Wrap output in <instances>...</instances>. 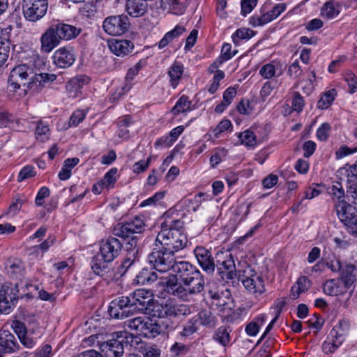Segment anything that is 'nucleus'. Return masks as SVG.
<instances>
[{
  "instance_id": "1",
  "label": "nucleus",
  "mask_w": 357,
  "mask_h": 357,
  "mask_svg": "<svg viewBox=\"0 0 357 357\" xmlns=\"http://www.w3.org/2000/svg\"><path fill=\"white\" fill-rule=\"evenodd\" d=\"M122 249V243L115 237H109L100 243L99 252L91 261V268L94 274L105 280L114 276L112 261L118 257Z\"/></svg>"
},
{
  "instance_id": "2",
  "label": "nucleus",
  "mask_w": 357,
  "mask_h": 357,
  "mask_svg": "<svg viewBox=\"0 0 357 357\" xmlns=\"http://www.w3.org/2000/svg\"><path fill=\"white\" fill-rule=\"evenodd\" d=\"M145 223L140 217H135L133 220L119 222L113 229L114 235L123 238H131L126 245L127 255L121 266L126 270L135 261L138 255V238L135 234H140L144 230Z\"/></svg>"
},
{
  "instance_id": "3",
  "label": "nucleus",
  "mask_w": 357,
  "mask_h": 357,
  "mask_svg": "<svg viewBox=\"0 0 357 357\" xmlns=\"http://www.w3.org/2000/svg\"><path fill=\"white\" fill-rule=\"evenodd\" d=\"M31 74L32 70L28 66L18 65L10 71L8 83L13 91L20 89L21 86H26L28 89H33L35 86H40L44 83L54 81L56 78L54 74L39 73L28 79Z\"/></svg>"
},
{
  "instance_id": "4",
  "label": "nucleus",
  "mask_w": 357,
  "mask_h": 357,
  "mask_svg": "<svg viewBox=\"0 0 357 357\" xmlns=\"http://www.w3.org/2000/svg\"><path fill=\"white\" fill-rule=\"evenodd\" d=\"M182 222L179 220H172L169 224L167 222L162 223L161 231L158 234L155 243L160 245L168 251H172L174 254L183 249L188 243L186 236L180 228Z\"/></svg>"
},
{
  "instance_id": "5",
  "label": "nucleus",
  "mask_w": 357,
  "mask_h": 357,
  "mask_svg": "<svg viewBox=\"0 0 357 357\" xmlns=\"http://www.w3.org/2000/svg\"><path fill=\"white\" fill-rule=\"evenodd\" d=\"M114 335L115 337L111 340L98 342L105 357H122L125 347H135L141 342L137 336L126 331L116 332Z\"/></svg>"
},
{
  "instance_id": "6",
  "label": "nucleus",
  "mask_w": 357,
  "mask_h": 357,
  "mask_svg": "<svg viewBox=\"0 0 357 357\" xmlns=\"http://www.w3.org/2000/svg\"><path fill=\"white\" fill-rule=\"evenodd\" d=\"M174 273L176 274L179 281L184 284L203 291L204 288V278L199 270L188 261H178L174 268Z\"/></svg>"
},
{
  "instance_id": "7",
  "label": "nucleus",
  "mask_w": 357,
  "mask_h": 357,
  "mask_svg": "<svg viewBox=\"0 0 357 357\" xmlns=\"http://www.w3.org/2000/svg\"><path fill=\"white\" fill-rule=\"evenodd\" d=\"M125 327L128 329L135 331L139 339V336L146 338H154L162 332V326L160 324L153 321L148 317H136L124 321Z\"/></svg>"
},
{
  "instance_id": "8",
  "label": "nucleus",
  "mask_w": 357,
  "mask_h": 357,
  "mask_svg": "<svg viewBox=\"0 0 357 357\" xmlns=\"http://www.w3.org/2000/svg\"><path fill=\"white\" fill-rule=\"evenodd\" d=\"M155 248L148 255L149 263L154 269L160 273H165L169 270L174 271V268L178 261H176L175 256L172 251H168L165 248L155 243Z\"/></svg>"
},
{
  "instance_id": "9",
  "label": "nucleus",
  "mask_w": 357,
  "mask_h": 357,
  "mask_svg": "<svg viewBox=\"0 0 357 357\" xmlns=\"http://www.w3.org/2000/svg\"><path fill=\"white\" fill-rule=\"evenodd\" d=\"M215 269L223 280L227 282L236 278V268L231 254L227 252H218L215 254Z\"/></svg>"
},
{
  "instance_id": "10",
  "label": "nucleus",
  "mask_w": 357,
  "mask_h": 357,
  "mask_svg": "<svg viewBox=\"0 0 357 357\" xmlns=\"http://www.w3.org/2000/svg\"><path fill=\"white\" fill-rule=\"evenodd\" d=\"M48 8V0H23L22 13L24 18L32 22L42 19Z\"/></svg>"
},
{
  "instance_id": "11",
  "label": "nucleus",
  "mask_w": 357,
  "mask_h": 357,
  "mask_svg": "<svg viewBox=\"0 0 357 357\" xmlns=\"http://www.w3.org/2000/svg\"><path fill=\"white\" fill-rule=\"evenodd\" d=\"M270 3L266 1L261 8V15H253L250 19V24L253 26H263L273 20L276 19L287 8L284 3H280L275 5L271 10H268Z\"/></svg>"
},
{
  "instance_id": "12",
  "label": "nucleus",
  "mask_w": 357,
  "mask_h": 357,
  "mask_svg": "<svg viewBox=\"0 0 357 357\" xmlns=\"http://www.w3.org/2000/svg\"><path fill=\"white\" fill-rule=\"evenodd\" d=\"M129 18L126 15H112L106 17L102 22L104 31L111 36H121L130 28Z\"/></svg>"
},
{
  "instance_id": "13",
  "label": "nucleus",
  "mask_w": 357,
  "mask_h": 357,
  "mask_svg": "<svg viewBox=\"0 0 357 357\" xmlns=\"http://www.w3.org/2000/svg\"><path fill=\"white\" fill-rule=\"evenodd\" d=\"M131 303L134 311L144 314L151 313L150 308L154 301V296L151 290L139 289L130 294Z\"/></svg>"
},
{
  "instance_id": "14",
  "label": "nucleus",
  "mask_w": 357,
  "mask_h": 357,
  "mask_svg": "<svg viewBox=\"0 0 357 357\" xmlns=\"http://www.w3.org/2000/svg\"><path fill=\"white\" fill-rule=\"evenodd\" d=\"M108 312L112 317L115 319H124L133 314L130 294L128 296L119 297L112 301Z\"/></svg>"
},
{
  "instance_id": "15",
  "label": "nucleus",
  "mask_w": 357,
  "mask_h": 357,
  "mask_svg": "<svg viewBox=\"0 0 357 357\" xmlns=\"http://www.w3.org/2000/svg\"><path fill=\"white\" fill-rule=\"evenodd\" d=\"M166 320L162 321L165 328L172 330L174 323L170 320L172 318H178L190 314V308L185 304H179L176 301L169 299L165 301Z\"/></svg>"
},
{
  "instance_id": "16",
  "label": "nucleus",
  "mask_w": 357,
  "mask_h": 357,
  "mask_svg": "<svg viewBox=\"0 0 357 357\" xmlns=\"http://www.w3.org/2000/svg\"><path fill=\"white\" fill-rule=\"evenodd\" d=\"M194 254L204 271L208 274L214 273L215 256L212 255L211 250L204 246H197L194 250Z\"/></svg>"
},
{
  "instance_id": "17",
  "label": "nucleus",
  "mask_w": 357,
  "mask_h": 357,
  "mask_svg": "<svg viewBox=\"0 0 357 357\" xmlns=\"http://www.w3.org/2000/svg\"><path fill=\"white\" fill-rule=\"evenodd\" d=\"M335 208L338 218L345 227L357 218L356 207L344 200H337L335 204Z\"/></svg>"
},
{
  "instance_id": "18",
  "label": "nucleus",
  "mask_w": 357,
  "mask_h": 357,
  "mask_svg": "<svg viewBox=\"0 0 357 357\" xmlns=\"http://www.w3.org/2000/svg\"><path fill=\"white\" fill-rule=\"evenodd\" d=\"M208 296L211 299V305L215 307L217 310L225 311L231 309V298L230 292L227 289L225 292L209 289L208 291Z\"/></svg>"
},
{
  "instance_id": "19",
  "label": "nucleus",
  "mask_w": 357,
  "mask_h": 357,
  "mask_svg": "<svg viewBox=\"0 0 357 357\" xmlns=\"http://www.w3.org/2000/svg\"><path fill=\"white\" fill-rule=\"evenodd\" d=\"M75 58V54L72 47H61L54 52L52 57L54 63L61 68L71 66Z\"/></svg>"
},
{
  "instance_id": "20",
  "label": "nucleus",
  "mask_w": 357,
  "mask_h": 357,
  "mask_svg": "<svg viewBox=\"0 0 357 357\" xmlns=\"http://www.w3.org/2000/svg\"><path fill=\"white\" fill-rule=\"evenodd\" d=\"M61 43L57 32L53 25L50 26L40 37L41 50L49 53Z\"/></svg>"
},
{
  "instance_id": "21",
  "label": "nucleus",
  "mask_w": 357,
  "mask_h": 357,
  "mask_svg": "<svg viewBox=\"0 0 357 357\" xmlns=\"http://www.w3.org/2000/svg\"><path fill=\"white\" fill-rule=\"evenodd\" d=\"M108 46L113 54L121 57L129 55L135 48L134 43L129 40L112 39L109 41Z\"/></svg>"
},
{
  "instance_id": "22",
  "label": "nucleus",
  "mask_w": 357,
  "mask_h": 357,
  "mask_svg": "<svg viewBox=\"0 0 357 357\" xmlns=\"http://www.w3.org/2000/svg\"><path fill=\"white\" fill-rule=\"evenodd\" d=\"M19 344L14 335L8 331L0 333V357L5 353L15 352L18 349Z\"/></svg>"
},
{
  "instance_id": "23",
  "label": "nucleus",
  "mask_w": 357,
  "mask_h": 357,
  "mask_svg": "<svg viewBox=\"0 0 357 357\" xmlns=\"http://www.w3.org/2000/svg\"><path fill=\"white\" fill-rule=\"evenodd\" d=\"M242 283L248 291L255 294L256 296L257 295H261L265 291L262 278L256 274L242 279Z\"/></svg>"
},
{
  "instance_id": "24",
  "label": "nucleus",
  "mask_w": 357,
  "mask_h": 357,
  "mask_svg": "<svg viewBox=\"0 0 357 357\" xmlns=\"http://www.w3.org/2000/svg\"><path fill=\"white\" fill-rule=\"evenodd\" d=\"M89 82V78L84 75H80L72 78L66 84V89L68 96L73 98L79 97L83 86Z\"/></svg>"
},
{
  "instance_id": "25",
  "label": "nucleus",
  "mask_w": 357,
  "mask_h": 357,
  "mask_svg": "<svg viewBox=\"0 0 357 357\" xmlns=\"http://www.w3.org/2000/svg\"><path fill=\"white\" fill-rule=\"evenodd\" d=\"M52 25L56 31L57 36L61 41L62 40H69L75 38L82 31L80 28L65 23H57Z\"/></svg>"
},
{
  "instance_id": "26",
  "label": "nucleus",
  "mask_w": 357,
  "mask_h": 357,
  "mask_svg": "<svg viewBox=\"0 0 357 357\" xmlns=\"http://www.w3.org/2000/svg\"><path fill=\"white\" fill-rule=\"evenodd\" d=\"M16 301V296L13 293V289L7 285H2L0 282V310L2 312L7 313V310L10 309Z\"/></svg>"
},
{
  "instance_id": "27",
  "label": "nucleus",
  "mask_w": 357,
  "mask_h": 357,
  "mask_svg": "<svg viewBox=\"0 0 357 357\" xmlns=\"http://www.w3.org/2000/svg\"><path fill=\"white\" fill-rule=\"evenodd\" d=\"M7 274L12 278L22 280L24 278V266L17 259H8L5 263Z\"/></svg>"
},
{
  "instance_id": "28",
  "label": "nucleus",
  "mask_w": 357,
  "mask_h": 357,
  "mask_svg": "<svg viewBox=\"0 0 357 357\" xmlns=\"http://www.w3.org/2000/svg\"><path fill=\"white\" fill-rule=\"evenodd\" d=\"M147 10L148 3L146 0H127L126 11L132 17H141Z\"/></svg>"
},
{
  "instance_id": "29",
  "label": "nucleus",
  "mask_w": 357,
  "mask_h": 357,
  "mask_svg": "<svg viewBox=\"0 0 357 357\" xmlns=\"http://www.w3.org/2000/svg\"><path fill=\"white\" fill-rule=\"evenodd\" d=\"M357 280V268L351 264H346L340 271V280L343 285L349 289Z\"/></svg>"
},
{
  "instance_id": "30",
  "label": "nucleus",
  "mask_w": 357,
  "mask_h": 357,
  "mask_svg": "<svg viewBox=\"0 0 357 357\" xmlns=\"http://www.w3.org/2000/svg\"><path fill=\"white\" fill-rule=\"evenodd\" d=\"M188 5V0H161V6L174 15L184 13Z\"/></svg>"
},
{
  "instance_id": "31",
  "label": "nucleus",
  "mask_w": 357,
  "mask_h": 357,
  "mask_svg": "<svg viewBox=\"0 0 357 357\" xmlns=\"http://www.w3.org/2000/svg\"><path fill=\"white\" fill-rule=\"evenodd\" d=\"M202 291L196 288L188 286V284H184L180 281L176 287L172 291V294L179 297L182 300L188 301L193 296Z\"/></svg>"
},
{
  "instance_id": "32",
  "label": "nucleus",
  "mask_w": 357,
  "mask_h": 357,
  "mask_svg": "<svg viewBox=\"0 0 357 357\" xmlns=\"http://www.w3.org/2000/svg\"><path fill=\"white\" fill-rule=\"evenodd\" d=\"M347 288L340 280L330 279L324 284V291L329 296H337L346 292Z\"/></svg>"
},
{
  "instance_id": "33",
  "label": "nucleus",
  "mask_w": 357,
  "mask_h": 357,
  "mask_svg": "<svg viewBox=\"0 0 357 357\" xmlns=\"http://www.w3.org/2000/svg\"><path fill=\"white\" fill-rule=\"evenodd\" d=\"M350 328V324L348 320L342 319L338 324L335 326L330 333L331 337L336 338L341 342L344 341Z\"/></svg>"
},
{
  "instance_id": "34",
  "label": "nucleus",
  "mask_w": 357,
  "mask_h": 357,
  "mask_svg": "<svg viewBox=\"0 0 357 357\" xmlns=\"http://www.w3.org/2000/svg\"><path fill=\"white\" fill-rule=\"evenodd\" d=\"M158 279L155 272L149 268H143L136 276L135 280L137 284L142 285L151 284Z\"/></svg>"
},
{
  "instance_id": "35",
  "label": "nucleus",
  "mask_w": 357,
  "mask_h": 357,
  "mask_svg": "<svg viewBox=\"0 0 357 357\" xmlns=\"http://www.w3.org/2000/svg\"><path fill=\"white\" fill-rule=\"evenodd\" d=\"M183 73V66L182 64L174 62L168 70L169 82L173 88H176L178 84L181 77Z\"/></svg>"
},
{
  "instance_id": "36",
  "label": "nucleus",
  "mask_w": 357,
  "mask_h": 357,
  "mask_svg": "<svg viewBox=\"0 0 357 357\" xmlns=\"http://www.w3.org/2000/svg\"><path fill=\"white\" fill-rule=\"evenodd\" d=\"M340 3L335 1L326 2L321 10L323 16L328 19H333L337 17L340 13Z\"/></svg>"
},
{
  "instance_id": "37",
  "label": "nucleus",
  "mask_w": 357,
  "mask_h": 357,
  "mask_svg": "<svg viewBox=\"0 0 357 357\" xmlns=\"http://www.w3.org/2000/svg\"><path fill=\"white\" fill-rule=\"evenodd\" d=\"M230 331L225 326L219 327L213 335V339L223 347H226L230 342Z\"/></svg>"
},
{
  "instance_id": "38",
  "label": "nucleus",
  "mask_w": 357,
  "mask_h": 357,
  "mask_svg": "<svg viewBox=\"0 0 357 357\" xmlns=\"http://www.w3.org/2000/svg\"><path fill=\"white\" fill-rule=\"evenodd\" d=\"M199 324H202L203 326L207 327H214L215 325V317L213 314V313L207 310H203L198 314Z\"/></svg>"
},
{
  "instance_id": "39",
  "label": "nucleus",
  "mask_w": 357,
  "mask_h": 357,
  "mask_svg": "<svg viewBox=\"0 0 357 357\" xmlns=\"http://www.w3.org/2000/svg\"><path fill=\"white\" fill-rule=\"evenodd\" d=\"M337 93L335 89H332L325 92L319 99L317 103L318 108L321 109H327L333 102Z\"/></svg>"
},
{
  "instance_id": "40",
  "label": "nucleus",
  "mask_w": 357,
  "mask_h": 357,
  "mask_svg": "<svg viewBox=\"0 0 357 357\" xmlns=\"http://www.w3.org/2000/svg\"><path fill=\"white\" fill-rule=\"evenodd\" d=\"M255 36V31L246 28L237 29L232 35V40L236 45H238L241 40H248Z\"/></svg>"
},
{
  "instance_id": "41",
  "label": "nucleus",
  "mask_w": 357,
  "mask_h": 357,
  "mask_svg": "<svg viewBox=\"0 0 357 357\" xmlns=\"http://www.w3.org/2000/svg\"><path fill=\"white\" fill-rule=\"evenodd\" d=\"M191 101L189 100L188 97L182 96L176 102V105L172 109L174 114H179L180 113L186 112L190 110Z\"/></svg>"
},
{
  "instance_id": "42",
  "label": "nucleus",
  "mask_w": 357,
  "mask_h": 357,
  "mask_svg": "<svg viewBox=\"0 0 357 357\" xmlns=\"http://www.w3.org/2000/svg\"><path fill=\"white\" fill-rule=\"evenodd\" d=\"M238 138L241 139V144L247 146L254 147L258 143L255 135L250 130L240 132L238 134Z\"/></svg>"
},
{
  "instance_id": "43",
  "label": "nucleus",
  "mask_w": 357,
  "mask_h": 357,
  "mask_svg": "<svg viewBox=\"0 0 357 357\" xmlns=\"http://www.w3.org/2000/svg\"><path fill=\"white\" fill-rule=\"evenodd\" d=\"M199 326L198 319L195 317H192L183 326L181 335L186 337L190 336L197 331Z\"/></svg>"
},
{
  "instance_id": "44",
  "label": "nucleus",
  "mask_w": 357,
  "mask_h": 357,
  "mask_svg": "<svg viewBox=\"0 0 357 357\" xmlns=\"http://www.w3.org/2000/svg\"><path fill=\"white\" fill-rule=\"evenodd\" d=\"M151 313L148 314L158 317L159 319H166L165 313V301L162 303H159L154 300L153 305L150 308Z\"/></svg>"
},
{
  "instance_id": "45",
  "label": "nucleus",
  "mask_w": 357,
  "mask_h": 357,
  "mask_svg": "<svg viewBox=\"0 0 357 357\" xmlns=\"http://www.w3.org/2000/svg\"><path fill=\"white\" fill-rule=\"evenodd\" d=\"M342 344V342L337 339L331 337V340L324 342L322 344V350L326 354H331L333 353Z\"/></svg>"
},
{
  "instance_id": "46",
  "label": "nucleus",
  "mask_w": 357,
  "mask_h": 357,
  "mask_svg": "<svg viewBox=\"0 0 357 357\" xmlns=\"http://www.w3.org/2000/svg\"><path fill=\"white\" fill-rule=\"evenodd\" d=\"M142 353L144 357H160L162 350L158 345L151 344L144 347Z\"/></svg>"
},
{
  "instance_id": "47",
  "label": "nucleus",
  "mask_w": 357,
  "mask_h": 357,
  "mask_svg": "<svg viewBox=\"0 0 357 357\" xmlns=\"http://www.w3.org/2000/svg\"><path fill=\"white\" fill-rule=\"evenodd\" d=\"M49 132L50 129L47 125H45L42 122L39 123L35 132L37 139L40 140V142L45 141L49 137Z\"/></svg>"
},
{
  "instance_id": "48",
  "label": "nucleus",
  "mask_w": 357,
  "mask_h": 357,
  "mask_svg": "<svg viewBox=\"0 0 357 357\" xmlns=\"http://www.w3.org/2000/svg\"><path fill=\"white\" fill-rule=\"evenodd\" d=\"M117 169L114 167L112 168L108 172L105 174L104 178L100 181L105 186V188L113 186L116 181L115 177Z\"/></svg>"
},
{
  "instance_id": "49",
  "label": "nucleus",
  "mask_w": 357,
  "mask_h": 357,
  "mask_svg": "<svg viewBox=\"0 0 357 357\" xmlns=\"http://www.w3.org/2000/svg\"><path fill=\"white\" fill-rule=\"evenodd\" d=\"M86 116V113L84 110L77 109L73 113L70 118L69 126H77L79 123H81Z\"/></svg>"
},
{
  "instance_id": "50",
  "label": "nucleus",
  "mask_w": 357,
  "mask_h": 357,
  "mask_svg": "<svg viewBox=\"0 0 357 357\" xmlns=\"http://www.w3.org/2000/svg\"><path fill=\"white\" fill-rule=\"evenodd\" d=\"M36 175L34 167L27 165L23 167L19 173L17 181L21 182L26 178L33 177Z\"/></svg>"
},
{
  "instance_id": "51",
  "label": "nucleus",
  "mask_w": 357,
  "mask_h": 357,
  "mask_svg": "<svg viewBox=\"0 0 357 357\" xmlns=\"http://www.w3.org/2000/svg\"><path fill=\"white\" fill-rule=\"evenodd\" d=\"M276 70L275 66L271 63H268L263 66L260 70L259 74L264 79H271L275 75Z\"/></svg>"
},
{
  "instance_id": "52",
  "label": "nucleus",
  "mask_w": 357,
  "mask_h": 357,
  "mask_svg": "<svg viewBox=\"0 0 357 357\" xmlns=\"http://www.w3.org/2000/svg\"><path fill=\"white\" fill-rule=\"evenodd\" d=\"M12 328H13L15 333L17 335L18 338H22L24 335L27 334V330L25 324L18 320H15L13 321Z\"/></svg>"
},
{
  "instance_id": "53",
  "label": "nucleus",
  "mask_w": 357,
  "mask_h": 357,
  "mask_svg": "<svg viewBox=\"0 0 357 357\" xmlns=\"http://www.w3.org/2000/svg\"><path fill=\"white\" fill-rule=\"evenodd\" d=\"M331 126L328 123H323L317 130V137L320 141H326L329 137Z\"/></svg>"
},
{
  "instance_id": "54",
  "label": "nucleus",
  "mask_w": 357,
  "mask_h": 357,
  "mask_svg": "<svg viewBox=\"0 0 357 357\" xmlns=\"http://www.w3.org/2000/svg\"><path fill=\"white\" fill-rule=\"evenodd\" d=\"M345 81L349 87V92L354 93L357 91V77L351 72L347 73Z\"/></svg>"
},
{
  "instance_id": "55",
  "label": "nucleus",
  "mask_w": 357,
  "mask_h": 357,
  "mask_svg": "<svg viewBox=\"0 0 357 357\" xmlns=\"http://www.w3.org/2000/svg\"><path fill=\"white\" fill-rule=\"evenodd\" d=\"M303 70L299 66L298 60L294 61L289 67L288 74L294 78H298L302 75Z\"/></svg>"
},
{
  "instance_id": "56",
  "label": "nucleus",
  "mask_w": 357,
  "mask_h": 357,
  "mask_svg": "<svg viewBox=\"0 0 357 357\" xmlns=\"http://www.w3.org/2000/svg\"><path fill=\"white\" fill-rule=\"evenodd\" d=\"M303 106L304 100L303 97L298 92H295L291 105L293 110L300 112L303 110Z\"/></svg>"
},
{
  "instance_id": "57",
  "label": "nucleus",
  "mask_w": 357,
  "mask_h": 357,
  "mask_svg": "<svg viewBox=\"0 0 357 357\" xmlns=\"http://www.w3.org/2000/svg\"><path fill=\"white\" fill-rule=\"evenodd\" d=\"M357 151V146L353 149L348 147L346 145L341 146L339 149L335 152V157L337 159H341L348 155L354 153Z\"/></svg>"
},
{
  "instance_id": "58",
  "label": "nucleus",
  "mask_w": 357,
  "mask_h": 357,
  "mask_svg": "<svg viewBox=\"0 0 357 357\" xmlns=\"http://www.w3.org/2000/svg\"><path fill=\"white\" fill-rule=\"evenodd\" d=\"M257 0H242L241 1V13L243 15L250 13L256 6Z\"/></svg>"
},
{
  "instance_id": "59",
  "label": "nucleus",
  "mask_w": 357,
  "mask_h": 357,
  "mask_svg": "<svg viewBox=\"0 0 357 357\" xmlns=\"http://www.w3.org/2000/svg\"><path fill=\"white\" fill-rule=\"evenodd\" d=\"M50 195V189L47 187H42L38 191L35 202L37 206H42L44 204V199Z\"/></svg>"
},
{
  "instance_id": "60",
  "label": "nucleus",
  "mask_w": 357,
  "mask_h": 357,
  "mask_svg": "<svg viewBox=\"0 0 357 357\" xmlns=\"http://www.w3.org/2000/svg\"><path fill=\"white\" fill-rule=\"evenodd\" d=\"M9 54L8 43L0 41V67L6 61Z\"/></svg>"
},
{
  "instance_id": "61",
  "label": "nucleus",
  "mask_w": 357,
  "mask_h": 357,
  "mask_svg": "<svg viewBox=\"0 0 357 357\" xmlns=\"http://www.w3.org/2000/svg\"><path fill=\"white\" fill-rule=\"evenodd\" d=\"M151 157L150 156L148 159L144 160H140L135 162L133 165V172L137 174L144 172L150 165Z\"/></svg>"
},
{
  "instance_id": "62",
  "label": "nucleus",
  "mask_w": 357,
  "mask_h": 357,
  "mask_svg": "<svg viewBox=\"0 0 357 357\" xmlns=\"http://www.w3.org/2000/svg\"><path fill=\"white\" fill-rule=\"evenodd\" d=\"M165 196L164 192H158L153 197L144 200L140 204V206L144 207L151 204H155L158 201L161 200Z\"/></svg>"
},
{
  "instance_id": "63",
  "label": "nucleus",
  "mask_w": 357,
  "mask_h": 357,
  "mask_svg": "<svg viewBox=\"0 0 357 357\" xmlns=\"http://www.w3.org/2000/svg\"><path fill=\"white\" fill-rule=\"evenodd\" d=\"M316 146L317 145L315 142L312 140H308L305 142L303 146V149L304 150V157L309 158L310 156H311L314 153L316 149Z\"/></svg>"
},
{
  "instance_id": "64",
  "label": "nucleus",
  "mask_w": 357,
  "mask_h": 357,
  "mask_svg": "<svg viewBox=\"0 0 357 357\" xmlns=\"http://www.w3.org/2000/svg\"><path fill=\"white\" fill-rule=\"evenodd\" d=\"M232 126L231 123L229 120L221 121L214 130V135L218 137L220 132L229 130Z\"/></svg>"
}]
</instances>
